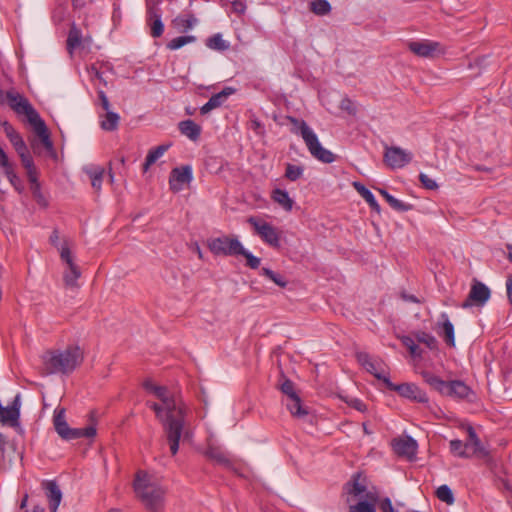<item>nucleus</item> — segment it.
Instances as JSON below:
<instances>
[{
    "label": "nucleus",
    "mask_w": 512,
    "mask_h": 512,
    "mask_svg": "<svg viewBox=\"0 0 512 512\" xmlns=\"http://www.w3.org/2000/svg\"><path fill=\"white\" fill-rule=\"evenodd\" d=\"M144 387L161 401V403L148 401L146 404L155 412L156 418L163 425L171 454L176 455L179 450V441L185 433L188 407L180 396L170 392L165 386L145 381Z\"/></svg>",
    "instance_id": "obj_1"
},
{
    "label": "nucleus",
    "mask_w": 512,
    "mask_h": 512,
    "mask_svg": "<svg viewBox=\"0 0 512 512\" xmlns=\"http://www.w3.org/2000/svg\"><path fill=\"white\" fill-rule=\"evenodd\" d=\"M0 103L7 104L17 115L26 116L27 121L33 127L34 132L39 137L45 149L48 151L53 150V143L44 120L24 95L15 89L8 91L0 89Z\"/></svg>",
    "instance_id": "obj_2"
},
{
    "label": "nucleus",
    "mask_w": 512,
    "mask_h": 512,
    "mask_svg": "<svg viewBox=\"0 0 512 512\" xmlns=\"http://www.w3.org/2000/svg\"><path fill=\"white\" fill-rule=\"evenodd\" d=\"M342 498L349 507V512H354L357 506L366 505L376 512L377 495L367 488V479L362 473L353 474L349 481L343 485Z\"/></svg>",
    "instance_id": "obj_3"
},
{
    "label": "nucleus",
    "mask_w": 512,
    "mask_h": 512,
    "mask_svg": "<svg viewBox=\"0 0 512 512\" xmlns=\"http://www.w3.org/2000/svg\"><path fill=\"white\" fill-rule=\"evenodd\" d=\"M133 490L144 506H155L165 502L166 489L161 485L156 476L145 470H138L136 472Z\"/></svg>",
    "instance_id": "obj_4"
},
{
    "label": "nucleus",
    "mask_w": 512,
    "mask_h": 512,
    "mask_svg": "<svg viewBox=\"0 0 512 512\" xmlns=\"http://www.w3.org/2000/svg\"><path fill=\"white\" fill-rule=\"evenodd\" d=\"M84 356L79 346H68L64 350H53L44 356L45 369L51 373H72L82 362Z\"/></svg>",
    "instance_id": "obj_5"
},
{
    "label": "nucleus",
    "mask_w": 512,
    "mask_h": 512,
    "mask_svg": "<svg viewBox=\"0 0 512 512\" xmlns=\"http://www.w3.org/2000/svg\"><path fill=\"white\" fill-rule=\"evenodd\" d=\"M288 119L293 124V132L302 137L310 154L314 158L323 163H332L335 160V155L322 147L317 135L304 120H299L294 117H289Z\"/></svg>",
    "instance_id": "obj_6"
},
{
    "label": "nucleus",
    "mask_w": 512,
    "mask_h": 512,
    "mask_svg": "<svg viewBox=\"0 0 512 512\" xmlns=\"http://www.w3.org/2000/svg\"><path fill=\"white\" fill-rule=\"evenodd\" d=\"M53 424L58 435L67 441L83 437L92 438L96 435V428L94 426H88L85 428H70L65 418L64 408L55 410Z\"/></svg>",
    "instance_id": "obj_7"
},
{
    "label": "nucleus",
    "mask_w": 512,
    "mask_h": 512,
    "mask_svg": "<svg viewBox=\"0 0 512 512\" xmlns=\"http://www.w3.org/2000/svg\"><path fill=\"white\" fill-rule=\"evenodd\" d=\"M60 258L65 264V269L63 271V281L65 286L68 288H79L77 281L81 277L82 273L80 267L75 263L74 257L67 244L61 246Z\"/></svg>",
    "instance_id": "obj_8"
},
{
    "label": "nucleus",
    "mask_w": 512,
    "mask_h": 512,
    "mask_svg": "<svg viewBox=\"0 0 512 512\" xmlns=\"http://www.w3.org/2000/svg\"><path fill=\"white\" fill-rule=\"evenodd\" d=\"M207 246L209 250L217 256H237L239 252H242L241 242L237 237L232 236L211 238L207 241Z\"/></svg>",
    "instance_id": "obj_9"
},
{
    "label": "nucleus",
    "mask_w": 512,
    "mask_h": 512,
    "mask_svg": "<svg viewBox=\"0 0 512 512\" xmlns=\"http://www.w3.org/2000/svg\"><path fill=\"white\" fill-rule=\"evenodd\" d=\"M247 222L254 228L255 233L268 245L273 248L280 247V232L272 224L251 216Z\"/></svg>",
    "instance_id": "obj_10"
},
{
    "label": "nucleus",
    "mask_w": 512,
    "mask_h": 512,
    "mask_svg": "<svg viewBox=\"0 0 512 512\" xmlns=\"http://www.w3.org/2000/svg\"><path fill=\"white\" fill-rule=\"evenodd\" d=\"M384 383L389 390L396 391L402 397L414 400L419 403L428 401V397L417 385L413 383L393 384L389 378L384 379Z\"/></svg>",
    "instance_id": "obj_11"
},
{
    "label": "nucleus",
    "mask_w": 512,
    "mask_h": 512,
    "mask_svg": "<svg viewBox=\"0 0 512 512\" xmlns=\"http://www.w3.org/2000/svg\"><path fill=\"white\" fill-rule=\"evenodd\" d=\"M146 8L150 34L153 38H159L164 32V24L161 20V10L158 7V2L147 0Z\"/></svg>",
    "instance_id": "obj_12"
},
{
    "label": "nucleus",
    "mask_w": 512,
    "mask_h": 512,
    "mask_svg": "<svg viewBox=\"0 0 512 512\" xmlns=\"http://www.w3.org/2000/svg\"><path fill=\"white\" fill-rule=\"evenodd\" d=\"M490 289L483 283L475 281L471 287L466 300L462 303V308L471 306H483L490 298Z\"/></svg>",
    "instance_id": "obj_13"
},
{
    "label": "nucleus",
    "mask_w": 512,
    "mask_h": 512,
    "mask_svg": "<svg viewBox=\"0 0 512 512\" xmlns=\"http://www.w3.org/2000/svg\"><path fill=\"white\" fill-rule=\"evenodd\" d=\"M411 160L412 154L400 147H387L384 153V162L392 169L402 168Z\"/></svg>",
    "instance_id": "obj_14"
},
{
    "label": "nucleus",
    "mask_w": 512,
    "mask_h": 512,
    "mask_svg": "<svg viewBox=\"0 0 512 512\" xmlns=\"http://www.w3.org/2000/svg\"><path fill=\"white\" fill-rule=\"evenodd\" d=\"M408 48L415 55L424 58L434 57L436 53H444V49L439 42L430 40L409 42Z\"/></svg>",
    "instance_id": "obj_15"
},
{
    "label": "nucleus",
    "mask_w": 512,
    "mask_h": 512,
    "mask_svg": "<svg viewBox=\"0 0 512 512\" xmlns=\"http://www.w3.org/2000/svg\"><path fill=\"white\" fill-rule=\"evenodd\" d=\"M193 179L192 168L189 165L172 169L169 178L170 189L179 192L184 184H189Z\"/></svg>",
    "instance_id": "obj_16"
},
{
    "label": "nucleus",
    "mask_w": 512,
    "mask_h": 512,
    "mask_svg": "<svg viewBox=\"0 0 512 512\" xmlns=\"http://www.w3.org/2000/svg\"><path fill=\"white\" fill-rule=\"evenodd\" d=\"M20 395L17 394L10 405L0 408V423L11 427L19 426L20 416Z\"/></svg>",
    "instance_id": "obj_17"
},
{
    "label": "nucleus",
    "mask_w": 512,
    "mask_h": 512,
    "mask_svg": "<svg viewBox=\"0 0 512 512\" xmlns=\"http://www.w3.org/2000/svg\"><path fill=\"white\" fill-rule=\"evenodd\" d=\"M359 364L369 373L374 375L377 379L383 380L387 378L384 374V363L380 359H372L369 354L365 352H358L356 354Z\"/></svg>",
    "instance_id": "obj_18"
},
{
    "label": "nucleus",
    "mask_w": 512,
    "mask_h": 512,
    "mask_svg": "<svg viewBox=\"0 0 512 512\" xmlns=\"http://www.w3.org/2000/svg\"><path fill=\"white\" fill-rule=\"evenodd\" d=\"M467 434H468V439L465 442V447L468 449H471L470 457L477 456L482 459H488L490 457V452L482 444L481 440L477 436V434L472 426L467 427Z\"/></svg>",
    "instance_id": "obj_19"
},
{
    "label": "nucleus",
    "mask_w": 512,
    "mask_h": 512,
    "mask_svg": "<svg viewBox=\"0 0 512 512\" xmlns=\"http://www.w3.org/2000/svg\"><path fill=\"white\" fill-rule=\"evenodd\" d=\"M395 453L412 460L417 453V442L412 437L394 439L392 443Z\"/></svg>",
    "instance_id": "obj_20"
},
{
    "label": "nucleus",
    "mask_w": 512,
    "mask_h": 512,
    "mask_svg": "<svg viewBox=\"0 0 512 512\" xmlns=\"http://www.w3.org/2000/svg\"><path fill=\"white\" fill-rule=\"evenodd\" d=\"M48 499L49 509L51 512H57V509L62 500V492L54 480H44L41 483Z\"/></svg>",
    "instance_id": "obj_21"
},
{
    "label": "nucleus",
    "mask_w": 512,
    "mask_h": 512,
    "mask_svg": "<svg viewBox=\"0 0 512 512\" xmlns=\"http://www.w3.org/2000/svg\"><path fill=\"white\" fill-rule=\"evenodd\" d=\"M235 91L236 90L232 87H225L219 93L212 95L208 102L201 107V113L207 114L211 110L220 107L230 95L235 93Z\"/></svg>",
    "instance_id": "obj_22"
},
{
    "label": "nucleus",
    "mask_w": 512,
    "mask_h": 512,
    "mask_svg": "<svg viewBox=\"0 0 512 512\" xmlns=\"http://www.w3.org/2000/svg\"><path fill=\"white\" fill-rule=\"evenodd\" d=\"M205 456L219 465H223L229 469L232 468V461L229 459L228 455L218 446L210 445L205 452Z\"/></svg>",
    "instance_id": "obj_23"
},
{
    "label": "nucleus",
    "mask_w": 512,
    "mask_h": 512,
    "mask_svg": "<svg viewBox=\"0 0 512 512\" xmlns=\"http://www.w3.org/2000/svg\"><path fill=\"white\" fill-rule=\"evenodd\" d=\"M469 393L470 388L464 382L454 380L447 382V388L443 395L462 399L467 397Z\"/></svg>",
    "instance_id": "obj_24"
},
{
    "label": "nucleus",
    "mask_w": 512,
    "mask_h": 512,
    "mask_svg": "<svg viewBox=\"0 0 512 512\" xmlns=\"http://www.w3.org/2000/svg\"><path fill=\"white\" fill-rule=\"evenodd\" d=\"M82 43H83L82 32L76 26V24L73 23L69 29V33H68V37H67V41H66L68 53L72 56L74 50L81 47Z\"/></svg>",
    "instance_id": "obj_25"
},
{
    "label": "nucleus",
    "mask_w": 512,
    "mask_h": 512,
    "mask_svg": "<svg viewBox=\"0 0 512 512\" xmlns=\"http://www.w3.org/2000/svg\"><path fill=\"white\" fill-rule=\"evenodd\" d=\"M286 407L290 411L293 417L302 419L309 414L308 408L302 404V401L298 396L287 399Z\"/></svg>",
    "instance_id": "obj_26"
},
{
    "label": "nucleus",
    "mask_w": 512,
    "mask_h": 512,
    "mask_svg": "<svg viewBox=\"0 0 512 512\" xmlns=\"http://www.w3.org/2000/svg\"><path fill=\"white\" fill-rule=\"evenodd\" d=\"M100 119V127L104 131L112 132L118 129L120 116L110 109L105 111L104 115H100Z\"/></svg>",
    "instance_id": "obj_27"
},
{
    "label": "nucleus",
    "mask_w": 512,
    "mask_h": 512,
    "mask_svg": "<svg viewBox=\"0 0 512 512\" xmlns=\"http://www.w3.org/2000/svg\"><path fill=\"white\" fill-rule=\"evenodd\" d=\"M39 175L27 178L30 184V190L33 195V198L37 202V204L43 208L48 207V200L45 195L41 191V184L39 182Z\"/></svg>",
    "instance_id": "obj_28"
},
{
    "label": "nucleus",
    "mask_w": 512,
    "mask_h": 512,
    "mask_svg": "<svg viewBox=\"0 0 512 512\" xmlns=\"http://www.w3.org/2000/svg\"><path fill=\"white\" fill-rule=\"evenodd\" d=\"M180 132L191 140H197L201 133V128L192 120L181 121L178 125Z\"/></svg>",
    "instance_id": "obj_29"
},
{
    "label": "nucleus",
    "mask_w": 512,
    "mask_h": 512,
    "mask_svg": "<svg viewBox=\"0 0 512 512\" xmlns=\"http://www.w3.org/2000/svg\"><path fill=\"white\" fill-rule=\"evenodd\" d=\"M17 154L19 155L22 166L26 170L27 178L39 175L28 148L25 149L24 151L18 152Z\"/></svg>",
    "instance_id": "obj_30"
},
{
    "label": "nucleus",
    "mask_w": 512,
    "mask_h": 512,
    "mask_svg": "<svg viewBox=\"0 0 512 512\" xmlns=\"http://www.w3.org/2000/svg\"><path fill=\"white\" fill-rule=\"evenodd\" d=\"M272 199L285 211H291L294 205L293 199L289 196L288 192L282 189H275L272 192Z\"/></svg>",
    "instance_id": "obj_31"
},
{
    "label": "nucleus",
    "mask_w": 512,
    "mask_h": 512,
    "mask_svg": "<svg viewBox=\"0 0 512 512\" xmlns=\"http://www.w3.org/2000/svg\"><path fill=\"white\" fill-rule=\"evenodd\" d=\"M353 186L354 188L356 189V191L365 199V201L369 204L370 208L377 212V213H380V205L378 204V202L376 201L374 195L372 194V192L367 189L363 184H361L360 182H354L353 183Z\"/></svg>",
    "instance_id": "obj_32"
},
{
    "label": "nucleus",
    "mask_w": 512,
    "mask_h": 512,
    "mask_svg": "<svg viewBox=\"0 0 512 512\" xmlns=\"http://www.w3.org/2000/svg\"><path fill=\"white\" fill-rule=\"evenodd\" d=\"M423 380L434 390L438 391L440 394L445 393V389L447 388V382L440 379L438 376L432 374L428 371H423L421 373Z\"/></svg>",
    "instance_id": "obj_33"
},
{
    "label": "nucleus",
    "mask_w": 512,
    "mask_h": 512,
    "mask_svg": "<svg viewBox=\"0 0 512 512\" xmlns=\"http://www.w3.org/2000/svg\"><path fill=\"white\" fill-rule=\"evenodd\" d=\"M441 318L443 319L442 322V330H443V337L446 344L450 347L455 346V337H454V326L452 322L449 320L447 314L442 313Z\"/></svg>",
    "instance_id": "obj_34"
},
{
    "label": "nucleus",
    "mask_w": 512,
    "mask_h": 512,
    "mask_svg": "<svg viewBox=\"0 0 512 512\" xmlns=\"http://www.w3.org/2000/svg\"><path fill=\"white\" fill-rule=\"evenodd\" d=\"M168 145H159L154 149H151L145 159L143 170L146 172L149 167L154 164L168 149Z\"/></svg>",
    "instance_id": "obj_35"
},
{
    "label": "nucleus",
    "mask_w": 512,
    "mask_h": 512,
    "mask_svg": "<svg viewBox=\"0 0 512 512\" xmlns=\"http://www.w3.org/2000/svg\"><path fill=\"white\" fill-rule=\"evenodd\" d=\"M175 28L186 32L193 28L197 23V19L193 15L178 16L172 21Z\"/></svg>",
    "instance_id": "obj_36"
},
{
    "label": "nucleus",
    "mask_w": 512,
    "mask_h": 512,
    "mask_svg": "<svg viewBox=\"0 0 512 512\" xmlns=\"http://www.w3.org/2000/svg\"><path fill=\"white\" fill-rule=\"evenodd\" d=\"M206 45L208 48L216 51H225L229 49V43L223 39L220 33L214 34L208 38Z\"/></svg>",
    "instance_id": "obj_37"
},
{
    "label": "nucleus",
    "mask_w": 512,
    "mask_h": 512,
    "mask_svg": "<svg viewBox=\"0 0 512 512\" xmlns=\"http://www.w3.org/2000/svg\"><path fill=\"white\" fill-rule=\"evenodd\" d=\"M86 172L90 176L92 187L96 191H100L105 172L104 169L101 167H95L91 169H86Z\"/></svg>",
    "instance_id": "obj_38"
},
{
    "label": "nucleus",
    "mask_w": 512,
    "mask_h": 512,
    "mask_svg": "<svg viewBox=\"0 0 512 512\" xmlns=\"http://www.w3.org/2000/svg\"><path fill=\"white\" fill-rule=\"evenodd\" d=\"M310 10L319 16H324L330 13L331 5L327 0H314L310 3Z\"/></svg>",
    "instance_id": "obj_39"
},
{
    "label": "nucleus",
    "mask_w": 512,
    "mask_h": 512,
    "mask_svg": "<svg viewBox=\"0 0 512 512\" xmlns=\"http://www.w3.org/2000/svg\"><path fill=\"white\" fill-rule=\"evenodd\" d=\"M450 451L455 456L461 457V458H468L470 457V453L467 452L468 448L465 447V443H463L461 440L454 439L451 440L450 443Z\"/></svg>",
    "instance_id": "obj_40"
},
{
    "label": "nucleus",
    "mask_w": 512,
    "mask_h": 512,
    "mask_svg": "<svg viewBox=\"0 0 512 512\" xmlns=\"http://www.w3.org/2000/svg\"><path fill=\"white\" fill-rule=\"evenodd\" d=\"M196 41V37L193 35L188 36H179L176 38H173L168 44L167 48L170 50H177L181 47H183L186 44L193 43Z\"/></svg>",
    "instance_id": "obj_41"
},
{
    "label": "nucleus",
    "mask_w": 512,
    "mask_h": 512,
    "mask_svg": "<svg viewBox=\"0 0 512 512\" xmlns=\"http://www.w3.org/2000/svg\"><path fill=\"white\" fill-rule=\"evenodd\" d=\"M304 168L299 165L287 163L285 169V177L290 181H296L303 175Z\"/></svg>",
    "instance_id": "obj_42"
},
{
    "label": "nucleus",
    "mask_w": 512,
    "mask_h": 512,
    "mask_svg": "<svg viewBox=\"0 0 512 512\" xmlns=\"http://www.w3.org/2000/svg\"><path fill=\"white\" fill-rule=\"evenodd\" d=\"M436 496L439 500L445 502L448 505L454 503V496L452 490L447 485H441L436 490Z\"/></svg>",
    "instance_id": "obj_43"
},
{
    "label": "nucleus",
    "mask_w": 512,
    "mask_h": 512,
    "mask_svg": "<svg viewBox=\"0 0 512 512\" xmlns=\"http://www.w3.org/2000/svg\"><path fill=\"white\" fill-rule=\"evenodd\" d=\"M261 274L265 277L269 278L271 281H273L276 285H278L281 288L286 287L287 281L284 279L283 276L280 274L275 273L269 268H262Z\"/></svg>",
    "instance_id": "obj_44"
},
{
    "label": "nucleus",
    "mask_w": 512,
    "mask_h": 512,
    "mask_svg": "<svg viewBox=\"0 0 512 512\" xmlns=\"http://www.w3.org/2000/svg\"><path fill=\"white\" fill-rule=\"evenodd\" d=\"M416 339L418 342L425 344L429 349H436L438 342L436 338L426 332H419L416 334Z\"/></svg>",
    "instance_id": "obj_45"
},
{
    "label": "nucleus",
    "mask_w": 512,
    "mask_h": 512,
    "mask_svg": "<svg viewBox=\"0 0 512 512\" xmlns=\"http://www.w3.org/2000/svg\"><path fill=\"white\" fill-rule=\"evenodd\" d=\"M87 72L89 74L91 81L98 80L104 86H107L108 83H107L106 78L104 77V73L100 70V68L96 64L91 65L87 69Z\"/></svg>",
    "instance_id": "obj_46"
},
{
    "label": "nucleus",
    "mask_w": 512,
    "mask_h": 512,
    "mask_svg": "<svg viewBox=\"0 0 512 512\" xmlns=\"http://www.w3.org/2000/svg\"><path fill=\"white\" fill-rule=\"evenodd\" d=\"M242 252H239L238 255L245 257L246 265L251 269H257L260 266L261 260L260 258L254 256L250 252H248L243 246L241 249Z\"/></svg>",
    "instance_id": "obj_47"
},
{
    "label": "nucleus",
    "mask_w": 512,
    "mask_h": 512,
    "mask_svg": "<svg viewBox=\"0 0 512 512\" xmlns=\"http://www.w3.org/2000/svg\"><path fill=\"white\" fill-rule=\"evenodd\" d=\"M402 343L409 350L410 354L414 357L421 356V351L419 350L418 345L414 342V340L409 336L402 337Z\"/></svg>",
    "instance_id": "obj_48"
},
{
    "label": "nucleus",
    "mask_w": 512,
    "mask_h": 512,
    "mask_svg": "<svg viewBox=\"0 0 512 512\" xmlns=\"http://www.w3.org/2000/svg\"><path fill=\"white\" fill-rule=\"evenodd\" d=\"M280 390L283 394L286 395L287 399L298 396L294 387V383L289 379H285L283 381V383L280 385Z\"/></svg>",
    "instance_id": "obj_49"
},
{
    "label": "nucleus",
    "mask_w": 512,
    "mask_h": 512,
    "mask_svg": "<svg viewBox=\"0 0 512 512\" xmlns=\"http://www.w3.org/2000/svg\"><path fill=\"white\" fill-rule=\"evenodd\" d=\"M387 203L396 211L405 212L412 208L410 204L404 203L398 199H396L394 196L391 195L390 198H388Z\"/></svg>",
    "instance_id": "obj_50"
},
{
    "label": "nucleus",
    "mask_w": 512,
    "mask_h": 512,
    "mask_svg": "<svg viewBox=\"0 0 512 512\" xmlns=\"http://www.w3.org/2000/svg\"><path fill=\"white\" fill-rule=\"evenodd\" d=\"M11 185L19 192L21 193L23 191V186L21 183L20 178L15 173V170L7 171L5 174Z\"/></svg>",
    "instance_id": "obj_51"
},
{
    "label": "nucleus",
    "mask_w": 512,
    "mask_h": 512,
    "mask_svg": "<svg viewBox=\"0 0 512 512\" xmlns=\"http://www.w3.org/2000/svg\"><path fill=\"white\" fill-rule=\"evenodd\" d=\"M9 141L11 142L12 146L14 147L17 153L27 149V145L19 133L10 138Z\"/></svg>",
    "instance_id": "obj_52"
},
{
    "label": "nucleus",
    "mask_w": 512,
    "mask_h": 512,
    "mask_svg": "<svg viewBox=\"0 0 512 512\" xmlns=\"http://www.w3.org/2000/svg\"><path fill=\"white\" fill-rule=\"evenodd\" d=\"M0 166L4 169V173L14 169V164L9 160L5 151L0 147Z\"/></svg>",
    "instance_id": "obj_53"
},
{
    "label": "nucleus",
    "mask_w": 512,
    "mask_h": 512,
    "mask_svg": "<svg viewBox=\"0 0 512 512\" xmlns=\"http://www.w3.org/2000/svg\"><path fill=\"white\" fill-rule=\"evenodd\" d=\"M419 180L426 189L434 190L438 188L437 183L424 173L419 175Z\"/></svg>",
    "instance_id": "obj_54"
},
{
    "label": "nucleus",
    "mask_w": 512,
    "mask_h": 512,
    "mask_svg": "<svg viewBox=\"0 0 512 512\" xmlns=\"http://www.w3.org/2000/svg\"><path fill=\"white\" fill-rule=\"evenodd\" d=\"M232 10L238 15H243L246 11V4L242 0H231Z\"/></svg>",
    "instance_id": "obj_55"
},
{
    "label": "nucleus",
    "mask_w": 512,
    "mask_h": 512,
    "mask_svg": "<svg viewBox=\"0 0 512 512\" xmlns=\"http://www.w3.org/2000/svg\"><path fill=\"white\" fill-rule=\"evenodd\" d=\"M97 94H98V98H99V101H100V104H101L103 110L108 111L110 109V102H109L105 92L103 90H98Z\"/></svg>",
    "instance_id": "obj_56"
},
{
    "label": "nucleus",
    "mask_w": 512,
    "mask_h": 512,
    "mask_svg": "<svg viewBox=\"0 0 512 512\" xmlns=\"http://www.w3.org/2000/svg\"><path fill=\"white\" fill-rule=\"evenodd\" d=\"M380 510L381 512H397L390 500V498H384L380 503Z\"/></svg>",
    "instance_id": "obj_57"
},
{
    "label": "nucleus",
    "mask_w": 512,
    "mask_h": 512,
    "mask_svg": "<svg viewBox=\"0 0 512 512\" xmlns=\"http://www.w3.org/2000/svg\"><path fill=\"white\" fill-rule=\"evenodd\" d=\"M3 128H4V132L7 136L8 139L12 138L14 135H16L18 132L13 128V126L8 123L7 121L1 123Z\"/></svg>",
    "instance_id": "obj_58"
},
{
    "label": "nucleus",
    "mask_w": 512,
    "mask_h": 512,
    "mask_svg": "<svg viewBox=\"0 0 512 512\" xmlns=\"http://www.w3.org/2000/svg\"><path fill=\"white\" fill-rule=\"evenodd\" d=\"M348 403L351 407H353L354 409H356L358 411L363 412L366 410V405L359 399H356V398L351 399Z\"/></svg>",
    "instance_id": "obj_59"
},
{
    "label": "nucleus",
    "mask_w": 512,
    "mask_h": 512,
    "mask_svg": "<svg viewBox=\"0 0 512 512\" xmlns=\"http://www.w3.org/2000/svg\"><path fill=\"white\" fill-rule=\"evenodd\" d=\"M401 298L404 301H409V302H413V303H420V300L416 296L407 294L405 292L401 293Z\"/></svg>",
    "instance_id": "obj_60"
},
{
    "label": "nucleus",
    "mask_w": 512,
    "mask_h": 512,
    "mask_svg": "<svg viewBox=\"0 0 512 512\" xmlns=\"http://www.w3.org/2000/svg\"><path fill=\"white\" fill-rule=\"evenodd\" d=\"M148 512H162L164 509V503L156 504L155 506H145Z\"/></svg>",
    "instance_id": "obj_61"
},
{
    "label": "nucleus",
    "mask_w": 512,
    "mask_h": 512,
    "mask_svg": "<svg viewBox=\"0 0 512 512\" xmlns=\"http://www.w3.org/2000/svg\"><path fill=\"white\" fill-rule=\"evenodd\" d=\"M506 291L507 296L511 300L512 298V276H509L506 280Z\"/></svg>",
    "instance_id": "obj_62"
},
{
    "label": "nucleus",
    "mask_w": 512,
    "mask_h": 512,
    "mask_svg": "<svg viewBox=\"0 0 512 512\" xmlns=\"http://www.w3.org/2000/svg\"><path fill=\"white\" fill-rule=\"evenodd\" d=\"M49 241L52 245L57 246L59 241V233L57 230H54L50 235Z\"/></svg>",
    "instance_id": "obj_63"
},
{
    "label": "nucleus",
    "mask_w": 512,
    "mask_h": 512,
    "mask_svg": "<svg viewBox=\"0 0 512 512\" xmlns=\"http://www.w3.org/2000/svg\"><path fill=\"white\" fill-rule=\"evenodd\" d=\"M354 512H373L371 509H369L366 505L357 506L354 509Z\"/></svg>",
    "instance_id": "obj_64"
}]
</instances>
